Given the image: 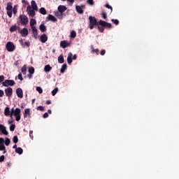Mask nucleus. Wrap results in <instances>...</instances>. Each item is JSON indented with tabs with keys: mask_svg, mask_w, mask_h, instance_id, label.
<instances>
[{
	"mask_svg": "<svg viewBox=\"0 0 179 179\" xmlns=\"http://www.w3.org/2000/svg\"><path fill=\"white\" fill-rule=\"evenodd\" d=\"M7 14H8V17H9L10 18H11L12 16H13V11H12V10H8V11H7Z\"/></svg>",
	"mask_w": 179,
	"mask_h": 179,
	"instance_id": "c03bdc74",
	"label": "nucleus"
},
{
	"mask_svg": "<svg viewBox=\"0 0 179 179\" xmlns=\"http://www.w3.org/2000/svg\"><path fill=\"white\" fill-rule=\"evenodd\" d=\"M6 48L8 52H13L15 49V46L13 42L8 41L6 45Z\"/></svg>",
	"mask_w": 179,
	"mask_h": 179,
	"instance_id": "423d86ee",
	"label": "nucleus"
},
{
	"mask_svg": "<svg viewBox=\"0 0 179 179\" xmlns=\"http://www.w3.org/2000/svg\"><path fill=\"white\" fill-rule=\"evenodd\" d=\"M70 46V44L68 43L67 41H62L60 42V47L62 48H66Z\"/></svg>",
	"mask_w": 179,
	"mask_h": 179,
	"instance_id": "ddd939ff",
	"label": "nucleus"
},
{
	"mask_svg": "<svg viewBox=\"0 0 179 179\" xmlns=\"http://www.w3.org/2000/svg\"><path fill=\"white\" fill-rule=\"evenodd\" d=\"M15 85V83L14 80L6 79L4 80V82L2 83V85L4 86V87H8V86H13Z\"/></svg>",
	"mask_w": 179,
	"mask_h": 179,
	"instance_id": "7ed1b4c3",
	"label": "nucleus"
},
{
	"mask_svg": "<svg viewBox=\"0 0 179 179\" xmlns=\"http://www.w3.org/2000/svg\"><path fill=\"white\" fill-rule=\"evenodd\" d=\"M102 17L105 20L107 19V13L105 11L102 12Z\"/></svg>",
	"mask_w": 179,
	"mask_h": 179,
	"instance_id": "a18cd8bd",
	"label": "nucleus"
},
{
	"mask_svg": "<svg viewBox=\"0 0 179 179\" xmlns=\"http://www.w3.org/2000/svg\"><path fill=\"white\" fill-rule=\"evenodd\" d=\"M29 73L31 75H34V67H33V66L29 67Z\"/></svg>",
	"mask_w": 179,
	"mask_h": 179,
	"instance_id": "c9c22d12",
	"label": "nucleus"
},
{
	"mask_svg": "<svg viewBox=\"0 0 179 179\" xmlns=\"http://www.w3.org/2000/svg\"><path fill=\"white\" fill-rule=\"evenodd\" d=\"M59 90L58 87H55V90L52 91V94L53 96H55V94L58 92Z\"/></svg>",
	"mask_w": 179,
	"mask_h": 179,
	"instance_id": "e433bc0d",
	"label": "nucleus"
},
{
	"mask_svg": "<svg viewBox=\"0 0 179 179\" xmlns=\"http://www.w3.org/2000/svg\"><path fill=\"white\" fill-rule=\"evenodd\" d=\"M13 12L14 15H16L17 13V6H14L13 9Z\"/></svg>",
	"mask_w": 179,
	"mask_h": 179,
	"instance_id": "49530a36",
	"label": "nucleus"
},
{
	"mask_svg": "<svg viewBox=\"0 0 179 179\" xmlns=\"http://www.w3.org/2000/svg\"><path fill=\"white\" fill-rule=\"evenodd\" d=\"M55 15L56 16V17H57L59 20H62V18H63V15L59 10L58 11H55Z\"/></svg>",
	"mask_w": 179,
	"mask_h": 179,
	"instance_id": "6ab92c4d",
	"label": "nucleus"
},
{
	"mask_svg": "<svg viewBox=\"0 0 179 179\" xmlns=\"http://www.w3.org/2000/svg\"><path fill=\"white\" fill-rule=\"evenodd\" d=\"M67 69V65L63 64L60 69V73H64L66 71V69Z\"/></svg>",
	"mask_w": 179,
	"mask_h": 179,
	"instance_id": "c85d7f7f",
	"label": "nucleus"
},
{
	"mask_svg": "<svg viewBox=\"0 0 179 179\" xmlns=\"http://www.w3.org/2000/svg\"><path fill=\"white\" fill-rule=\"evenodd\" d=\"M48 40V37L47 35H45V34H43V35L41 36L40 37V41L43 43H45Z\"/></svg>",
	"mask_w": 179,
	"mask_h": 179,
	"instance_id": "dca6fc26",
	"label": "nucleus"
},
{
	"mask_svg": "<svg viewBox=\"0 0 179 179\" xmlns=\"http://www.w3.org/2000/svg\"><path fill=\"white\" fill-rule=\"evenodd\" d=\"M27 66L26 65H24L22 67V75H26L27 73Z\"/></svg>",
	"mask_w": 179,
	"mask_h": 179,
	"instance_id": "2f4dec72",
	"label": "nucleus"
},
{
	"mask_svg": "<svg viewBox=\"0 0 179 179\" xmlns=\"http://www.w3.org/2000/svg\"><path fill=\"white\" fill-rule=\"evenodd\" d=\"M76 59H77V55H76V54H75V55H73V57L72 59H73V60H76Z\"/></svg>",
	"mask_w": 179,
	"mask_h": 179,
	"instance_id": "e2e57ef3",
	"label": "nucleus"
},
{
	"mask_svg": "<svg viewBox=\"0 0 179 179\" xmlns=\"http://www.w3.org/2000/svg\"><path fill=\"white\" fill-rule=\"evenodd\" d=\"M5 80L3 75H0V83H1Z\"/></svg>",
	"mask_w": 179,
	"mask_h": 179,
	"instance_id": "8fccbe9b",
	"label": "nucleus"
},
{
	"mask_svg": "<svg viewBox=\"0 0 179 179\" xmlns=\"http://www.w3.org/2000/svg\"><path fill=\"white\" fill-rule=\"evenodd\" d=\"M43 118H48V113H45L43 115Z\"/></svg>",
	"mask_w": 179,
	"mask_h": 179,
	"instance_id": "13d9d810",
	"label": "nucleus"
},
{
	"mask_svg": "<svg viewBox=\"0 0 179 179\" xmlns=\"http://www.w3.org/2000/svg\"><path fill=\"white\" fill-rule=\"evenodd\" d=\"M19 64H20V63H19L18 61H16V62L14 63V65H15V66H17V65H19Z\"/></svg>",
	"mask_w": 179,
	"mask_h": 179,
	"instance_id": "69168bd1",
	"label": "nucleus"
},
{
	"mask_svg": "<svg viewBox=\"0 0 179 179\" xmlns=\"http://www.w3.org/2000/svg\"><path fill=\"white\" fill-rule=\"evenodd\" d=\"M37 110H40V111H44V107L43 106H38L36 108Z\"/></svg>",
	"mask_w": 179,
	"mask_h": 179,
	"instance_id": "de8ad7c7",
	"label": "nucleus"
},
{
	"mask_svg": "<svg viewBox=\"0 0 179 179\" xmlns=\"http://www.w3.org/2000/svg\"><path fill=\"white\" fill-rule=\"evenodd\" d=\"M15 128V124H10V131H14Z\"/></svg>",
	"mask_w": 179,
	"mask_h": 179,
	"instance_id": "37998d69",
	"label": "nucleus"
},
{
	"mask_svg": "<svg viewBox=\"0 0 179 179\" xmlns=\"http://www.w3.org/2000/svg\"><path fill=\"white\" fill-rule=\"evenodd\" d=\"M51 104V101L50 100H47L46 101V105H50Z\"/></svg>",
	"mask_w": 179,
	"mask_h": 179,
	"instance_id": "680f3d73",
	"label": "nucleus"
},
{
	"mask_svg": "<svg viewBox=\"0 0 179 179\" xmlns=\"http://www.w3.org/2000/svg\"><path fill=\"white\" fill-rule=\"evenodd\" d=\"M39 30L41 31V32H45L46 30H47V27H45V24H41L39 25Z\"/></svg>",
	"mask_w": 179,
	"mask_h": 179,
	"instance_id": "412c9836",
	"label": "nucleus"
},
{
	"mask_svg": "<svg viewBox=\"0 0 179 179\" xmlns=\"http://www.w3.org/2000/svg\"><path fill=\"white\" fill-rule=\"evenodd\" d=\"M67 63L71 65L73 63V53L69 52L67 57Z\"/></svg>",
	"mask_w": 179,
	"mask_h": 179,
	"instance_id": "2eb2a0df",
	"label": "nucleus"
},
{
	"mask_svg": "<svg viewBox=\"0 0 179 179\" xmlns=\"http://www.w3.org/2000/svg\"><path fill=\"white\" fill-rule=\"evenodd\" d=\"M29 136H30V138H31V136L33 138V131H29Z\"/></svg>",
	"mask_w": 179,
	"mask_h": 179,
	"instance_id": "0e129e2a",
	"label": "nucleus"
},
{
	"mask_svg": "<svg viewBox=\"0 0 179 179\" xmlns=\"http://www.w3.org/2000/svg\"><path fill=\"white\" fill-rule=\"evenodd\" d=\"M87 3H88V5H90V6H94V0H87Z\"/></svg>",
	"mask_w": 179,
	"mask_h": 179,
	"instance_id": "a19ab883",
	"label": "nucleus"
},
{
	"mask_svg": "<svg viewBox=\"0 0 179 179\" xmlns=\"http://www.w3.org/2000/svg\"><path fill=\"white\" fill-rule=\"evenodd\" d=\"M4 92L7 97H10L13 96V90L12 87H9L5 89Z\"/></svg>",
	"mask_w": 179,
	"mask_h": 179,
	"instance_id": "0eeeda50",
	"label": "nucleus"
},
{
	"mask_svg": "<svg viewBox=\"0 0 179 179\" xmlns=\"http://www.w3.org/2000/svg\"><path fill=\"white\" fill-rule=\"evenodd\" d=\"M105 7L108 8V9H110V13H112L113 12V7H111V6L110 4H106Z\"/></svg>",
	"mask_w": 179,
	"mask_h": 179,
	"instance_id": "79ce46f5",
	"label": "nucleus"
},
{
	"mask_svg": "<svg viewBox=\"0 0 179 179\" xmlns=\"http://www.w3.org/2000/svg\"><path fill=\"white\" fill-rule=\"evenodd\" d=\"M90 24H89V28L90 30H93L94 28V26H97V24H99V21L97 22V19H96L94 16H90L89 17Z\"/></svg>",
	"mask_w": 179,
	"mask_h": 179,
	"instance_id": "f257e3e1",
	"label": "nucleus"
},
{
	"mask_svg": "<svg viewBox=\"0 0 179 179\" xmlns=\"http://www.w3.org/2000/svg\"><path fill=\"white\" fill-rule=\"evenodd\" d=\"M20 33L23 37H25L28 36V29L27 28H23L20 30Z\"/></svg>",
	"mask_w": 179,
	"mask_h": 179,
	"instance_id": "f3484780",
	"label": "nucleus"
},
{
	"mask_svg": "<svg viewBox=\"0 0 179 179\" xmlns=\"http://www.w3.org/2000/svg\"><path fill=\"white\" fill-rule=\"evenodd\" d=\"M20 120H21V115L20 114V115H18L17 116L15 117V120L17 122H19V121H20Z\"/></svg>",
	"mask_w": 179,
	"mask_h": 179,
	"instance_id": "3c124183",
	"label": "nucleus"
},
{
	"mask_svg": "<svg viewBox=\"0 0 179 179\" xmlns=\"http://www.w3.org/2000/svg\"><path fill=\"white\" fill-rule=\"evenodd\" d=\"M57 10L60 11L61 14L63 15L64 12L67 10V8L64 5H59L57 8Z\"/></svg>",
	"mask_w": 179,
	"mask_h": 179,
	"instance_id": "9b49d317",
	"label": "nucleus"
},
{
	"mask_svg": "<svg viewBox=\"0 0 179 179\" xmlns=\"http://www.w3.org/2000/svg\"><path fill=\"white\" fill-rule=\"evenodd\" d=\"M16 94L18 98H20V99L23 98L24 96L23 90H22L21 87H18L16 89Z\"/></svg>",
	"mask_w": 179,
	"mask_h": 179,
	"instance_id": "9d476101",
	"label": "nucleus"
},
{
	"mask_svg": "<svg viewBox=\"0 0 179 179\" xmlns=\"http://www.w3.org/2000/svg\"><path fill=\"white\" fill-rule=\"evenodd\" d=\"M24 46H27V47H29L30 46V43L29 42H24Z\"/></svg>",
	"mask_w": 179,
	"mask_h": 179,
	"instance_id": "052dcab7",
	"label": "nucleus"
},
{
	"mask_svg": "<svg viewBox=\"0 0 179 179\" xmlns=\"http://www.w3.org/2000/svg\"><path fill=\"white\" fill-rule=\"evenodd\" d=\"M21 113V110L19 108H16L15 110H14V108L11 109V113H10V117H12V115H15V117H17V115H19Z\"/></svg>",
	"mask_w": 179,
	"mask_h": 179,
	"instance_id": "6e6552de",
	"label": "nucleus"
},
{
	"mask_svg": "<svg viewBox=\"0 0 179 179\" xmlns=\"http://www.w3.org/2000/svg\"><path fill=\"white\" fill-rule=\"evenodd\" d=\"M31 8L34 10H38V5L36 3V1L32 0L31 2Z\"/></svg>",
	"mask_w": 179,
	"mask_h": 179,
	"instance_id": "a211bd4d",
	"label": "nucleus"
},
{
	"mask_svg": "<svg viewBox=\"0 0 179 179\" xmlns=\"http://www.w3.org/2000/svg\"><path fill=\"white\" fill-rule=\"evenodd\" d=\"M4 115L8 116L10 115V110L9 107H6L4 109Z\"/></svg>",
	"mask_w": 179,
	"mask_h": 179,
	"instance_id": "bb28decb",
	"label": "nucleus"
},
{
	"mask_svg": "<svg viewBox=\"0 0 179 179\" xmlns=\"http://www.w3.org/2000/svg\"><path fill=\"white\" fill-rule=\"evenodd\" d=\"M13 9V3L10 2H8L7 3V7H6L7 11H12Z\"/></svg>",
	"mask_w": 179,
	"mask_h": 179,
	"instance_id": "5701e85b",
	"label": "nucleus"
},
{
	"mask_svg": "<svg viewBox=\"0 0 179 179\" xmlns=\"http://www.w3.org/2000/svg\"><path fill=\"white\" fill-rule=\"evenodd\" d=\"M4 143V140L2 137H0V144H3Z\"/></svg>",
	"mask_w": 179,
	"mask_h": 179,
	"instance_id": "bf43d9fd",
	"label": "nucleus"
},
{
	"mask_svg": "<svg viewBox=\"0 0 179 179\" xmlns=\"http://www.w3.org/2000/svg\"><path fill=\"white\" fill-rule=\"evenodd\" d=\"M28 115H30V108H25L24 113V118H27Z\"/></svg>",
	"mask_w": 179,
	"mask_h": 179,
	"instance_id": "393cba45",
	"label": "nucleus"
},
{
	"mask_svg": "<svg viewBox=\"0 0 179 179\" xmlns=\"http://www.w3.org/2000/svg\"><path fill=\"white\" fill-rule=\"evenodd\" d=\"M37 22H36V20L35 19H31L30 20V27L31 29H33V27H34V24H36Z\"/></svg>",
	"mask_w": 179,
	"mask_h": 179,
	"instance_id": "cd10ccee",
	"label": "nucleus"
},
{
	"mask_svg": "<svg viewBox=\"0 0 179 179\" xmlns=\"http://www.w3.org/2000/svg\"><path fill=\"white\" fill-rule=\"evenodd\" d=\"M98 30H99V31L101 32V33L104 32V27H103V25L99 24V25H98Z\"/></svg>",
	"mask_w": 179,
	"mask_h": 179,
	"instance_id": "473e14b6",
	"label": "nucleus"
},
{
	"mask_svg": "<svg viewBox=\"0 0 179 179\" xmlns=\"http://www.w3.org/2000/svg\"><path fill=\"white\" fill-rule=\"evenodd\" d=\"M32 30V35L34 37V38H38V29L34 27L31 28Z\"/></svg>",
	"mask_w": 179,
	"mask_h": 179,
	"instance_id": "f8f14e48",
	"label": "nucleus"
},
{
	"mask_svg": "<svg viewBox=\"0 0 179 179\" xmlns=\"http://www.w3.org/2000/svg\"><path fill=\"white\" fill-rule=\"evenodd\" d=\"M5 159V157L3 155H1L0 157V163H1L2 162H3Z\"/></svg>",
	"mask_w": 179,
	"mask_h": 179,
	"instance_id": "6e6d98bb",
	"label": "nucleus"
},
{
	"mask_svg": "<svg viewBox=\"0 0 179 179\" xmlns=\"http://www.w3.org/2000/svg\"><path fill=\"white\" fill-rule=\"evenodd\" d=\"M92 52H96V55H99V49H94L93 46H92Z\"/></svg>",
	"mask_w": 179,
	"mask_h": 179,
	"instance_id": "ea45409f",
	"label": "nucleus"
},
{
	"mask_svg": "<svg viewBox=\"0 0 179 179\" xmlns=\"http://www.w3.org/2000/svg\"><path fill=\"white\" fill-rule=\"evenodd\" d=\"M86 9V5L85 4H81V5H76V10L77 11V13L80 15H83L84 10Z\"/></svg>",
	"mask_w": 179,
	"mask_h": 179,
	"instance_id": "f03ea898",
	"label": "nucleus"
},
{
	"mask_svg": "<svg viewBox=\"0 0 179 179\" xmlns=\"http://www.w3.org/2000/svg\"><path fill=\"white\" fill-rule=\"evenodd\" d=\"M112 22H113L114 24H118L120 22H119V20H114V19H112Z\"/></svg>",
	"mask_w": 179,
	"mask_h": 179,
	"instance_id": "864d4df0",
	"label": "nucleus"
},
{
	"mask_svg": "<svg viewBox=\"0 0 179 179\" xmlns=\"http://www.w3.org/2000/svg\"><path fill=\"white\" fill-rule=\"evenodd\" d=\"M106 55V50H101V56H103Z\"/></svg>",
	"mask_w": 179,
	"mask_h": 179,
	"instance_id": "4d7b16f0",
	"label": "nucleus"
},
{
	"mask_svg": "<svg viewBox=\"0 0 179 179\" xmlns=\"http://www.w3.org/2000/svg\"><path fill=\"white\" fill-rule=\"evenodd\" d=\"M0 130L1 131V132L3 135H6V136L8 135V132L6 129V127H4V125H3V124L0 125Z\"/></svg>",
	"mask_w": 179,
	"mask_h": 179,
	"instance_id": "4468645a",
	"label": "nucleus"
},
{
	"mask_svg": "<svg viewBox=\"0 0 179 179\" xmlns=\"http://www.w3.org/2000/svg\"><path fill=\"white\" fill-rule=\"evenodd\" d=\"M52 69V67L49 64L46 65L44 67V71L46 72V73L50 72Z\"/></svg>",
	"mask_w": 179,
	"mask_h": 179,
	"instance_id": "4be33fe9",
	"label": "nucleus"
},
{
	"mask_svg": "<svg viewBox=\"0 0 179 179\" xmlns=\"http://www.w3.org/2000/svg\"><path fill=\"white\" fill-rule=\"evenodd\" d=\"M17 29H20V27H17V25H12V27L10 28V31L14 32L17 31Z\"/></svg>",
	"mask_w": 179,
	"mask_h": 179,
	"instance_id": "b1692460",
	"label": "nucleus"
},
{
	"mask_svg": "<svg viewBox=\"0 0 179 179\" xmlns=\"http://www.w3.org/2000/svg\"><path fill=\"white\" fill-rule=\"evenodd\" d=\"M65 62L63 55H60V56L58 57V62L59 64H64Z\"/></svg>",
	"mask_w": 179,
	"mask_h": 179,
	"instance_id": "a878e982",
	"label": "nucleus"
},
{
	"mask_svg": "<svg viewBox=\"0 0 179 179\" xmlns=\"http://www.w3.org/2000/svg\"><path fill=\"white\" fill-rule=\"evenodd\" d=\"M4 143L6 146H9V145L10 144V140L8 138V137H6L5 139Z\"/></svg>",
	"mask_w": 179,
	"mask_h": 179,
	"instance_id": "f704fd0d",
	"label": "nucleus"
},
{
	"mask_svg": "<svg viewBox=\"0 0 179 179\" xmlns=\"http://www.w3.org/2000/svg\"><path fill=\"white\" fill-rule=\"evenodd\" d=\"M15 152L18 153V155H21L23 153V149L21 148H17L15 149Z\"/></svg>",
	"mask_w": 179,
	"mask_h": 179,
	"instance_id": "7c9ffc66",
	"label": "nucleus"
},
{
	"mask_svg": "<svg viewBox=\"0 0 179 179\" xmlns=\"http://www.w3.org/2000/svg\"><path fill=\"white\" fill-rule=\"evenodd\" d=\"M32 75H33V74H31V73L28 74V77L29 78V80L31 79Z\"/></svg>",
	"mask_w": 179,
	"mask_h": 179,
	"instance_id": "338daca9",
	"label": "nucleus"
},
{
	"mask_svg": "<svg viewBox=\"0 0 179 179\" xmlns=\"http://www.w3.org/2000/svg\"><path fill=\"white\" fill-rule=\"evenodd\" d=\"M70 37H71V38H76V32L75 31H71Z\"/></svg>",
	"mask_w": 179,
	"mask_h": 179,
	"instance_id": "72a5a7b5",
	"label": "nucleus"
},
{
	"mask_svg": "<svg viewBox=\"0 0 179 179\" xmlns=\"http://www.w3.org/2000/svg\"><path fill=\"white\" fill-rule=\"evenodd\" d=\"M6 150V147L4 145H0V151Z\"/></svg>",
	"mask_w": 179,
	"mask_h": 179,
	"instance_id": "09e8293b",
	"label": "nucleus"
},
{
	"mask_svg": "<svg viewBox=\"0 0 179 179\" xmlns=\"http://www.w3.org/2000/svg\"><path fill=\"white\" fill-rule=\"evenodd\" d=\"M18 80H20L21 81H22L24 80V78H22V73L18 74Z\"/></svg>",
	"mask_w": 179,
	"mask_h": 179,
	"instance_id": "603ef678",
	"label": "nucleus"
},
{
	"mask_svg": "<svg viewBox=\"0 0 179 179\" xmlns=\"http://www.w3.org/2000/svg\"><path fill=\"white\" fill-rule=\"evenodd\" d=\"M4 95V92L2 90H0V98L3 97Z\"/></svg>",
	"mask_w": 179,
	"mask_h": 179,
	"instance_id": "5fc2aeb1",
	"label": "nucleus"
},
{
	"mask_svg": "<svg viewBox=\"0 0 179 179\" xmlns=\"http://www.w3.org/2000/svg\"><path fill=\"white\" fill-rule=\"evenodd\" d=\"M19 20H20V22L24 25L27 24L29 22L27 16L24 15H20L19 16Z\"/></svg>",
	"mask_w": 179,
	"mask_h": 179,
	"instance_id": "20e7f679",
	"label": "nucleus"
},
{
	"mask_svg": "<svg viewBox=\"0 0 179 179\" xmlns=\"http://www.w3.org/2000/svg\"><path fill=\"white\" fill-rule=\"evenodd\" d=\"M27 13L31 17H34V16L36 15L35 11L34 9L31 8V5H28L27 7Z\"/></svg>",
	"mask_w": 179,
	"mask_h": 179,
	"instance_id": "1a4fd4ad",
	"label": "nucleus"
},
{
	"mask_svg": "<svg viewBox=\"0 0 179 179\" xmlns=\"http://www.w3.org/2000/svg\"><path fill=\"white\" fill-rule=\"evenodd\" d=\"M36 90L39 94H42L43 93V90H42V88L41 87H36Z\"/></svg>",
	"mask_w": 179,
	"mask_h": 179,
	"instance_id": "4c0bfd02",
	"label": "nucleus"
},
{
	"mask_svg": "<svg viewBox=\"0 0 179 179\" xmlns=\"http://www.w3.org/2000/svg\"><path fill=\"white\" fill-rule=\"evenodd\" d=\"M47 19L50 20L51 22H57V19H56L54 15H49L47 17Z\"/></svg>",
	"mask_w": 179,
	"mask_h": 179,
	"instance_id": "aec40b11",
	"label": "nucleus"
},
{
	"mask_svg": "<svg viewBox=\"0 0 179 179\" xmlns=\"http://www.w3.org/2000/svg\"><path fill=\"white\" fill-rule=\"evenodd\" d=\"M13 142L14 143H17V142H18L17 136H13Z\"/></svg>",
	"mask_w": 179,
	"mask_h": 179,
	"instance_id": "58836bf2",
	"label": "nucleus"
},
{
	"mask_svg": "<svg viewBox=\"0 0 179 179\" xmlns=\"http://www.w3.org/2000/svg\"><path fill=\"white\" fill-rule=\"evenodd\" d=\"M39 13L43 15L47 14V11L45 8L42 7L39 9Z\"/></svg>",
	"mask_w": 179,
	"mask_h": 179,
	"instance_id": "c756f323",
	"label": "nucleus"
},
{
	"mask_svg": "<svg viewBox=\"0 0 179 179\" xmlns=\"http://www.w3.org/2000/svg\"><path fill=\"white\" fill-rule=\"evenodd\" d=\"M13 148H14V149H17V145L15 144V145H13Z\"/></svg>",
	"mask_w": 179,
	"mask_h": 179,
	"instance_id": "774afa93",
	"label": "nucleus"
},
{
	"mask_svg": "<svg viewBox=\"0 0 179 179\" xmlns=\"http://www.w3.org/2000/svg\"><path fill=\"white\" fill-rule=\"evenodd\" d=\"M99 24L107 29H111L113 27V25L111 24V23L106 22V21H104L102 20H100L99 21Z\"/></svg>",
	"mask_w": 179,
	"mask_h": 179,
	"instance_id": "39448f33",
	"label": "nucleus"
}]
</instances>
